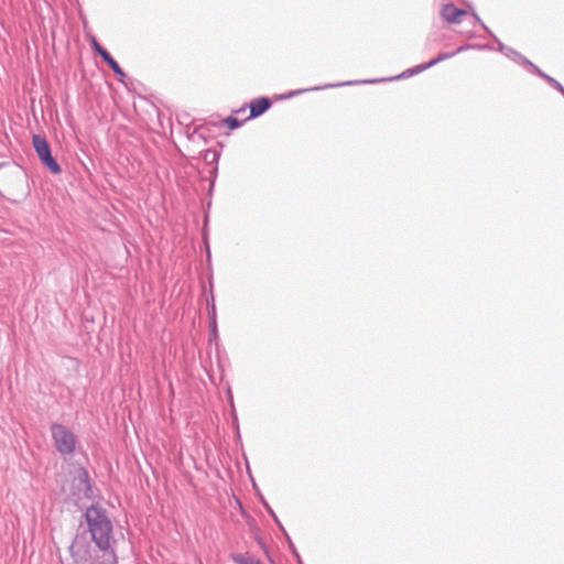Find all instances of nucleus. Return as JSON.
Masks as SVG:
<instances>
[{"mask_svg":"<svg viewBox=\"0 0 564 564\" xmlns=\"http://www.w3.org/2000/svg\"><path fill=\"white\" fill-rule=\"evenodd\" d=\"M86 528L80 523L69 546L74 558L87 561L91 557V544L108 560L116 562L117 540L113 534V525L105 508L99 505H90L83 513Z\"/></svg>","mask_w":564,"mask_h":564,"instance_id":"obj_1","label":"nucleus"},{"mask_svg":"<svg viewBox=\"0 0 564 564\" xmlns=\"http://www.w3.org/2000/svg\"><path fill=\"white\" fill-rule=\"evenodd\" d=\"M51 434L56 451L64 457L72 456L76 451L77 440L74 433L64 424L53 423Z\"/></svg>","mask_w":564,"mask_h":564,"instance_id":"obj_2","label":"nucleus"},{"mask_svg":"<svg viewBox=\"0 0 564 564\" xmlns=\"http://www.w3.org/2000/svg\"><path fill=\"white\" fill-rule=\"evenodd\" d=\"M32 144L34 151L41 161V163L54 175H57L62 172V167L55 158L52 155L51 145L47 140L40 135L34 134L32 137Z\"/></svg>","mask_w":564,"mask_h":564,"instance_id":"obj_3","label":"nucleus"},{"mask_svg":"<svg viewBox=\"0 0 564 564\" xmlns=\"http://www.w3.org/2000/svg\"><path fill=\"white\" fill-rule=\"evenodd\" d=\"M488 47H489L488 45L467 44V45L459 46L456 51H453V52H442L438 54V56L436 58H434L427 63H422L412 68H409V69L404 70L401 75H399L397 78H406V77L420 74V73L435 66L436 64H438L445 59L452 58L456 54L467 51L469 48H488Z\"/></svg>","mask_w":564,"mask_h":564,"instance_id":"obj_4","label":"nucleus"},{"mask_svg":"<svg viewBox=\"0 0 564 564\" xmlns=\"http://www.w3.org/2000/svg\"><path fill=\"white\" fill-rule=\"evenodd\" d=\"M73 495L77 498H93V485L89 477V473L85 467H80L77 470L76 476L72 481Z\"/></svg>","mask_w":564,"mask_h":564,"instance_id":"obj_5","label":"nucleus"},{"mask_svg":"<svg viewBox=\"0 0 564 564\" xmlns=\"http://www.w3.org/2000/svg\"><path fill=\"white\" fill-rule=\"evenodd\" d=\"M441 14L448 23H459L460 18L466 15L467 11L455 7L453 3H447L443 6Z\"/></svg>","mask_w":564,"mask_h":564,"instance_id":"obj_6","label":"nucleus"},{"mask_svg":"<svg viewBox=\"0 0 564 564\" xmlns=\"http://www.w3.org/2000/svg\"><path fill=\"white\" fill-rule=\"evenodd\" d=\"M272 101L268 97H260L250 102V116L249 118H257L263 115L270 109Z\"/></svg>","mask_w":564,"mask_h":564,"instance_id":"obj_7","label":"nucleus"},{"mask_svg":"<svg viewBox=\"0 0 564 564\" xmlns=\"http://www.w3.org/2000/svg\"><path fill=\"white\" fill-rule=\"evenodd\" d=\"M102 61L112 69V72L118 76V79L119 82H121L122 84H124V79H126V73L123 72V69L120 67V65L117 63V61L111 56L110 53H107L104 57H102Z\"/></svg>","mask_w":564,"mask_h":564,"instance_id":"obj_8","label":"nucleus"},{"mask_svg":"<svg viewBox=\"0 0 564 564\" xmlns=\"http://www.w3.org/2000/svg\"><path fill=\"white\" fill-rule=\"evenodd\" d=\"M357 82H347V83H340V84H328V85H324V86H318V87H312V88H306V89H297V90H292L290 91L288 95L284 96V98H291V97H294V96H299L305 91H311V90H321V89H326V88H333V87H339V86H345V85H354L356 84Z\"/></svg>","mask_w":564,"mask_h":564,"instance_id":"obj_9","label":"nucleus"},{"mask_svg":"<svg viewBox=\"0 0 564 564\" xmlns=\"http://www.w3.org/2000/svg\"><path fill=\"white\" fill-rule=\"evenodd\" d=\"M230 557L235 564H261V562L258 558L251 555L232 553Z\"/></svg>","mask_w":564,"mask_h":564,"instance_id":"obj_10","label":"nucleus"},{"mask_svg":"<svg viewBox=\"0 0 564 564\" xmlns=\"http://www.w3.org/2000/svg\"><path fill=\"white\" fill-rule=\"evenodd\" d=\"M496 42L498 43L499 51L505 54L508 58L516 61L517 58H520V53L513 50L510 46L505 45L501 43L497 37H495Z\"/></svg>","mask_w":564,"mask_h":564,"instance_id":"obj_11","label":"nucleus"},{"mask_svg":"<svg viewBox=\"0 0 564 564\" xmlns=\"http://www.w3.org/2000/svg\"><path fill=\"white\" fill-rule=\"evenodd\" d=\"M260 499H261V502L262 505L264 506L265 510L269 512V514L272 517V519L274 520V522L276 523V525L279 527V529L285 533V529L284 527L282 525V523L280 522V520L278 519L276 514L274 513V511L272 510V508L270 507V505L264 500V498L262 496H260Z\"/></svg>","mask_w":564,"mask_h":564,"instance_id":"obj_12","label":"nucleus"},{"mask_svg":"<svg viewBox=\"0 0 564 564\" xmlns=\"http://www.w3.org/2000/svg\"><path fill=\"white\" fill-rule=\"evenodd\" d=\"M219 156L220 154L218 153V151L216 150H212V149H208L204 152L203 154V159L207 162V163H217L218 160H219Z\"/></svg>","mask_w":564,"mask_h":564,"instance_id":"obj_13","label":"nucleus"},{"mask_svg":"<svg viewBox=\"0 0 564 564\" xmlns=\"http://www.w3.org/2000/svg\"><path fill=\"white\" fill-rule=\"evenodd\" d=\"M543 80H545L551 87L556 89L564 97V86L558 80L550 75L544 76Z\"/></svg>","mask_w":564,"mask_h":564,"instance_id":"obj_14","label":"nucleus"},{"mask_svg":"<svg viewBox=\"0 0 564 564\" xmlns=\"http://www.w3.org/2000/svg\"><path fill=\"white\" fill-rule=\"evenodd\" d=\"M90 46L94 50L95 53H97L101 58L109 53L105 47H102L99 42L96 40V37L91 36L90 39Z\"/></svg>","mask_w":564,"mask_h":564,"instance_id":"obj_15","label":"nucleus"},{"mask_svg":"<svg viewBox=\"0 0 564 564\" xmlns=\"http://www.w3.org/2000/svg\"><path fill=\"white\" fill-rule=\"evenodd\" d=\"M224 123H225V126H227L228 129L235 130L242 124V121H240L239 119H237L235 117H227L224 120Z\"/></svg>","mask_w":564,"mask_h":564,"instance_id":"obj_16","label":"nucleus"},{"mask_svg":"<svg viewBox=\"0 0 564 564\" xmlns=\"http://www.w3.org/2000/svg\"><path fill=\"white\" fill-rule=\"evenodd\" d=\"M210 300L213 302L212 310L209 312L210 326H212L213 330L216 332V308H215V305H214V296H213V294L210 295Z\"/></svg>","mask_w":564,"mask_h":564,"instance_id":"obj_17","label":"nucleus"},{"mask_svg":"<svg viewBox=\"0 0 564 564\" xmlns=\"http://www.w3.org/2000/svg\"><path fill=\"white\" fill-rule=\"evenodd\" d=\"M528 69H529L532 74H534V75H536V76L541 77L542 79H544V76H547V74H546V73H544L543 70H541V69H540L535 64H533L532 62H531V64L528 66Z\"/></svg>","mask_w":564,"mask_h":564,"instance_id":"obj_18","label":"nucleus"},{"mask_svg":"<svg viewBox=\"0 0 564 564\" xmlns=\"http://www.w3.org/2000/svg\"><path fill=\"white\" fill-rule=\"evenodd\" d=\"M471 17L474 20V24H479L484 30H486L488 33L491 34L490 30L487 28V25L481 21V19L476 13H473Z\"/></svg>","mask_w":564,"mask_h":564,"instance_id":"obj_19","label":"nucleus"},{"mask_svg":"<svg viewBox=\"0 0 564 564\" xmlns=\"http://www.w3.org/2000/svg\"><path fill=\"white\" fill-rule=\"evenodd\" d=\"M514 62H516V63H518V64H520V65H522V66H524V67H527V68H528V66L531 64V61H530V59H528V58H527L525 56H523L522 54H520V58H517Z\"/></svg>","mask_w":564,"mask_h":564,"instance_id":"obj_20","label":"nucleus"},{"mask_svg":"<svg viewBox=\"0 0 564 564\" xmlns=\"http://www.w3.org/2000/svg\"><path fill=\"white\" fill-rule=\"evenodd\" d=\"M284 535H285V538L288 540L289 547L291 549L292 553H294V550H296L294 543L292 542V540L290 539V536H289V534L286 532L284 533Z\"/></svg>","mask_w":564,"mask_h":564,"instance_id":"obj_21","label":"nucleus"},{"mask_svg":"<svg viewBox=\"0 0 564 564\" xmlns=\"http://www.w3.org/2000/svg\"><path fill=\"white\" fill-rule=\"evenodd\" d=\"M383 79H368V80H364L362 83L365 84H375V83H379V82H382Z\"/></svg>","mask_w":564,"mask_h":564,"instance_id":"obj_22","label":"nucleus"},{"mask_svg":"<svg viewBox=\"0 0 564 564\" xmlns=\"http://www.w3.org/2000/svg\"><path fill=\"white\" fill-rule=\"evenodd\" d=\"M293 555L296 557V560H297L299 564H303V563H302V560H301V557H300V554H299V552H297L296 550H294Z\"/></svg>","mask_w":564,"mask_h":564,"instance_id":"obj_23","label":"nucleus"}]
</instances>
